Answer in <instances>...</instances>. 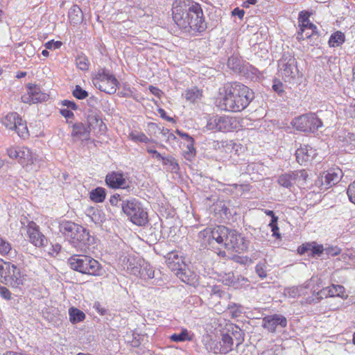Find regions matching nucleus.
Returning <instances> with one entry per match:
<instances>
[{
  "instance_id": "1",
  "label": "nucleus",
  "mask_w": 355,
  "mask_h": 355,
  "mask_svg": "<svg viewBox=\"0 0 355 355\" xmlns=\"http://www.w3.org/2000/svg\"><path fill=\"white\" fill-rule=\"evenodd\" d=\"M224 92V94L216 100V105L224 111L241 112L254 98L253 91L240 83L227 84Z\"/></svg>"
},
{
  "instance_id": "2",
  "label": "nucleus",
  "mask_w": 355,
  "mask_h": 355,
  "mask_svg": "<svg viewBox=\"0 0 355 355\" xmlns=\"http://www.w3.org/2000/svg\"><path fill=\"white\" fill-rule=\"evenodd\" d=\"M59 231L78 252H87L94 240L87 229L71 221L60 223Z\"/></svg>"
},
{
  "instance_id": "3",
  "label": "nucleus",
  "mask_w": 355,
  "mask_h": 355,
  "mask_svg": "<svg viewBox=\"0 0 355 355\" xmlns=\"http://www.w3.org/2000/svg\"><path fill=\"white\" fill-rule=\"evenodd\" d=\"M209 237V243L213 245L214 241L227 250L240 252L247 248L243 237L236 230L225 226H218L209 232H206Z\"/></svg>"
},
{
  "instance_id": "4",
  "label": "nucleus",
  "mask_w": 355,
  "mask_h": 355,
  "mask_svg": "<svg viewBox=\"0 0 355 355\" xmlns=\"http://www.w3.org/2000/svg\"><path fill=\"white\" fill-rule=\"evenodd\" d=\"M71 269L81 273L100 276L102 275V267L98 261L87 255H73L68 259Z\"/></svg>"
},
{
  "instance_id": "5",
  "label": "nucleus",
  "mask_w": 355,
  "mask_h": 355,
  "mask_svg": "<svg viewBox=\"0 0 355 355\" xmlns=\"http://www.w3.org/2000/svg\"><path fill=\"white\" fill-rule=\"evenodd\" d=\"M120 205L123 213L132 223L138 226H144L148 223V213L137 199L131 198L123 200V203Z\"/></svg>"
},
{
  "instance_id": "6",
  "label": "nucleus",
  "mask_w": 355,
  "mask_h": 355,
  "mask_svg": "<svg viewBox=\"0 0 355 355\" xmlns=\"http://www.w3.org/2000/svg\"><path fill=\"white\" fill-rule=\"evenodd\" d=\"M193 0H175L173 3L172 15L174 22L184 32H189L190 13Z\"/></svg>"
},
{
  "instance_id": "7",
  "label": "nucleus",
  "mask_w": 355,
  "mask_h": 355,
  "mask_svg": "<svg viewBox=\"0 0 355 355\" xmlns=\"http://www.w3.org/2000/svg\"><path fill=\"white\" fill-rule=\"evenodd\" d=\"M0 282L14 289H21L22 276L17 266L0 258Z\"/></svg>"
},
{
  "instance_id": "8",
  "label": "nucleus",
  "mask_w": 355,
  "mask_h": 355,
  "mask_svg": "<svg viewBox=\"0 0 355 355\" xmlns=\"http://www.w3.org/2000/svg\"><path fill=\"white\" fill-rule=\"evenodd\" d=\"M92 82L96 88L109 94H114L120 85L115 76L105 69H99Z\"/></svg>"
},
{
  "instance_id": "9",
  "label": "nucleus",
  "mask_w": 355,
  "mask_h": 355,
  "mask_svg": "<svg viewBox=\"0 0 355 355\" xmlns=\"http://www.w3.org/2000/svg\"><path fill=\"white\" fill-rule=\"evenodd\" d=\"M293 126L304 132H315L322 127V122L315 113H308L295 118Z\"/></svg>"
},
{
  "instance_id": "10",
  "label": "nucleus",
  "mask_w": 355,
  "mask_h": 355,
  "mask_svg": "<svg viewBox=\"0 0 355 355\" xmlns=\"http://www.w3.org/2000/svg\"><path fill=\"white\" fill-rule=\"evenodd\" d=\"M206 128L214 132H230L236 128V120L228 116H213L208 119Z\"/></svg>"
},
{
  "instance_id": "11",
  "label": "nucleus",
  "mask_w": 355,
  "mask_h": 355,
  "mask_svg": "<svg viewBox=\"0 0 355 355\" xmlns=\"http://www.w3.org/2000/svg\"><path fill=\"white\" fill-rule=\"evenodd\" d=\"M279 71L282 78L286 80L294 78L298 70L295 57L288 52L282 55L278 63Z\"/></svg>"
},
{
  "instance_id": "12",
  "label": "nucleus",
  "mask_w": 355,
  "mask_h": 355,
  "mask_svg": "<svg viewBox=\"0 0 355 355\" xmlns=\"http://www.w3.org/2000/svg\"><path fill=\"white\" fill-rule=\"evenodd\" d=\"M191 9L190 13L189 33H201L207 28V24L205 21V17L201 6L193 1L191 4Z\"/></svg>"
},
{
  "instance_id": "13",
  "label": "nucleus",
  "mask_w": 355,
  "mask_h": 355,
  "mask_svg": "<svg viewBox=\"0 0 355 355\" xmlns=\"http://www.w3.org/2000/svg\"><path fill=\"white\" fill-rule=\"evenodd\" d=\"M342 176V172L339 169H330L322 173L315 181V185L320 190H327L337 184Z\"/></svg>"
},
{
  "instance_id": "14",
  "label": "nucleus",
  "mask_w": 355,
  "mask_h": 355,
  "mask_svg": "<svg viewBox=\"0 0 355 355\" xmlns=\"http://www.w3.org/2000/svg\"><path fill=\"white\" fill-rule=\"evenodd\" d=\"M26 234L29 240L36 247H44L48 244L47 238L40 232L39 226L33 221H27Z\"/></svg>"
},
{
  "instance_id": "15",
  "label": "nucleus",
  "mask_w": 355,
  "mask_h": 355,
  "mask_svg": "<svg viewBox=\"0 0 355 355\" xmlns=\"http://www.w3.org/2000/svg\"><path fill=\"white\" fill-rule=\"evenodd\" d=\"M49 96L41 91L37 85L28 83L26 94L24 95V103L35 104L46 101Z\"/></svg>"
},
{
  "instance_id": "16",
  "label": "nucleus",
  "mask_w": 355,
  "mask_h": 355,
  "mask_svg": "<svg viewBox=\"0 0 355 355\" xmlns=\"http://www.w3.org/2000/svg\"><path fill=\"white\" fill-rule=\"evenodd\" d=\"M288 321L285 316L281 314H273L263 318L262 327L269 332L275 333L279 329H283L287 326Z\"/></svg>"
},
{
  "instance_id": "17",
  "label": "nucleus",
  "mask_w": 355,
  "mask_h": 355,
  "mask_svg": "<svg viewBox=\"0 0 355 355\" xmlns=\"http://www.w3.org/2000/svg\"><path fill=\"white\" fill-rule=\"evenodd\" d=\"M100 111L96 108H89L86 112L87 123L86 124L92 131L98 128L99 131L103 130L102 127L105 125L100 116Z\"/></svg>"
},
{
  "instance_id": "18",
  "label": "nucleus",
  "mask_w": 355,
  "mask_h": 355,
  "mask_svg": "<svg viewBox=\"0 0 355 355\" xmlns=\"http://www.w3.org/2000/svg\"><path fill=\"white\" fill-rule=\"evenodd\" d=\"M316 155L315 150L309 145L301 146L295 151L296 160L301 165L313 160Z\"/></svg>"
},
{
  "instance_id": "19",
  "label": "nucleus",
  "mask_w": 355,
  "mask_h": 355,
  "mask_svg": "<svg viewBox=\"0 0 355 355\" xmlns=\"http://www.w3.org/2000/svg\"><path fill=\"white\" fill-rule=\"evenodd\" d=\"M345 288L341 285L331 284L317 293L318 299L328 297H345Z\"/></svg>"
},
{
  "instance_id": "20",
  "label": "nucleus",
  "mask_w": 355,
  "mask_h": 355,
  "mask_svg": "<svg viewBox=\"0 0 355 355\" xmlns=\"http://www.w3.org/2000/svg\"><path fill=\"white\" fill-rule=\"evenodd\" d=\"M105 182L112 189L125 188L126 184L123 175L116 172L108 173L105 178Z\"/></svg>"
},
{
  "instance_id": "21",
  "label": "nucleus",
  "mask_w": 355,
  "mask_h": 355,
  "mask_svg": "<svg viewBox=\"0 0 355 355\" xmlns=\"http://www.w3.org/2000/svg\"><path fill=\"white\" fill-rule=\"evenodd\" d=\"M91 131L86 123H76L73 125L71 135L80 140H88Z\"/></svg>"
},
{
  "instance_id": "22",
  "label": "nucleus",
  "mask_w": 355,
  "mask_h": 355,
  "mask_svg": "<svg viewBox=\"0 0 355 355\" xmlns=\"http://www.w3.org/2000/svg\"><path fill=\"white\" fill-rule=\"evenodd\" d=\"M130 269L131 273L135 275H139L141 278L144 279H153L155 277V271L153 267L147 263L143 266L139 264V266H134Z\"/></svg>"
},
{
  "instance_id": "23",
  "label": "nucleus",
  "mask_w": 355,
  "mask_h": 355,
  "mask_svg": "<svg viewBox=\"0 0 355 355\" xmlns=\"http://www.w3.org/2000/svg\"><path fill=\"white\" fill-rule=\"evenodd\" d=\"M21 119L17 112H10L1 119L2 124L8 129L17 130V125H21Z\"/></svg>"
},
{
  "instance_id": "24",
  "label": "nucleus",
  "mask_w": 355,
  "mask_h": 355,
  "mask_svg": "<svg viewBox=\"0 0 355 355\" xmlns=\"http://www.w3.org/2000/svg\"><path fill=\"white\" fill-rule=\"evenodd\" d=\"M310 14L307 11H301L299 13L298 21L300 27V31L297 33V39L298 41L304 40V33L305 32V25L309 22Z\"/></svg>"
},
{
  "instance_id": "25",
  "label": "nucleus",
  "mask_w": 355,
  "mask_h": 355,
  "mask_svg": "<svg viewBox=\"0 0 355 355\" xmlns=\"http://www.w3.org/2000/svg\"><path fill=\"white\" fill-rule=\"evenodd\" d=\"M220 343V352L225 354L233 350L234 340L229 334H222Z\"/></svg>"
},
{
  "instance_id": "26",
  "label": "nucleus",
  "mask_w": 355,
  "mask_h": 355,
  "mask_svg": "<svg viewBox=\"0 0 355 355\" xmlns=\"http://www.w3.org/2000/svg\"><path fill=\"white\" fill-rule=\"evenodd\" d=\"M294 177L293 171H289L279 175L277 181L279 184L282 187L291 189L292 187L295 185Z\"/></svg>"
},
{
  "instance_id": "27",
  "label": "nucleus",
  "mask_w": 355,
  "mask_h": 355,
  "mask_svg": "<svg viewBox=\"0 0 355 355\" xmlns=\"http://www.w3.org/2000/svg\"><path fill=\"white\" fill-rule=\"evenodd\" d=\"M162 164L166 166V170L171 173H177L180 169L179 164L176 159L169 155L167 157H163L162 159Z\"/></svg>"
},
{
  "instance_id": "28",
  "label": "nucleus",
  "mask_w": 355,
  "mask_h": 355,
  "mask_svg": "<svg viewBox=\"0 0 355 355\" xmlns=\"http://www.w3.org/2000/svg\"><path fill=\"white\" fill-rule=\"evenodd\" d=\"M26 159V169L28 171H35L38 166L35 163L37 160V156L35 154L32 153L29 149H27L26 157H24V161Z\"/></svg>"
},
{
  "instance_id": "29",
  "label": "nucleus",
  "mask_w": 355,
  "mask_h": 355,
  "mask_svg": "<svg viewBox=\"0 0 355 355\" xmlns=\"http://www.w3.org/2000/svg\"><path fill=\"white\" fill-rule=\"evenodd\" d=\"M202 91L196 87H193L185 91L184 96L191 103H195L202 97Z\"/></svg>"
},
{
  "instance_id": "30",
  "label": "nucleus",
  "mask_w": 355,
  "mask_h": 355,
  "mask_svg": "<svg viewBox=\"0 0 355 355\" xmlns=\"http://www.w3.org/2000/svg\"><path fill=\"white\" fill-rule=\"evenodd\" d=\"M69 18L71 23L77 24L83 19L82 10L77 5H73L69 10Z\"/></svg>"
},
{
  "instance_id": "31",
  "label": "nucleus",
  "mask_w": 355,
  "mask_h": 355,
  "mask_svg": "<svg viewBox=\"0 0 355 355\" xmlns=\"http://www.w3.org/2000/svg\"><path fill=\"white\" fill-rule=\"evenodd\" d=\"M295 184L301 187L306 184L307 178L309 177L308 173L306 170H297L293 171Z\"/></svg>"
},
{
  "instance_id": "32",
  "label": "nucleus",
  "mask_w": 355,
  "mask_h": 355,
  "mask_svg": "<svg viewBox=\"0 0 355 355\" xmlns=\"http://www.w3.org/2000/svg\"><path fill=\"white\" fill-rule=\"evenodd\" d=\"M105 189L102 187H97L93 189L90 193V199L95 202H102L105 198Z\"/></svg>"
},
{
  "instance_id": "33",
  "label": "nucleus",
  "mask_w": 355,
  "mask_h": 355,
  "mask_svg": "<svg viewBox=\"0 0 355 355\" xmlns=\"http://www.w3.org/2000/svg\"><path fill=\"white\" fill-rule=\"evenodd\" d=\"M69 320L75 324L83 321L85 318V314L80 310L71 307L69 309Z\"/></svg>"
},
{
  "instance_id": "34",
  "label": "nucleus",
  "mask_w": 355,
  "mask_h": 355,
  "mask_svg": "<svg viewBox=\"0 0 355 355\" xmlns=\"http://www.w3.org/2000/svg\"><path fill=\"white\" fill-rule=\"evenodd\" d=\"M345 40V35L340 31H336L331 35L328 42L331 47H337L340 46Z\"/></svg>"
},
{
  "instance_id": "35",
  "label": "nucleus",
  "mask_w": 355,
  "mask_h": 355,
  "mask_svg": "<svg viewBox=\"0 0 355 355\" xmlns=\"http://www.w3.org/2000/svg\"><path fill=\"white\" fill-rule=\"evenodd\" d=\"M186 148L187 150L184 151V156L186 159L191 161L196 155L193 139L187 141Z\"/></svg>"
},
{
  "instance_id": "36",
  "label": "nucleus",
  "mask_w": 355,
  "mask_h": 355,
  "mask_svg": "<svg viewBox=\"0 0 355 355\" xmlns=\"http://www.w3.org/2000/svg\"><path fill=\"white\" fill-rule=\"evenodd\" d=\"M129 138L135 142L145 144L150 142V139L141 132L132 131L129 134Z\"/></svg>"
},
{
  "instance_id": "37",
  "label": "nucleus",
  "mask_w": 355,
  "mask_h": 355,
  "mask_svg": "<svg viewBox=\"0 0 355 355\" xmlns=\"http://www.w3.org/2000/svg\"><path fill=\"white\" fill-rule=\"evenodd\" d=\"M227 66L230 69L236 71H240L242 66V61L240 58L232 55L227 60Z\"/></svg>"
},
{
  "instance_id": "38",
  "label": "nucleus",
  "mask_w": 355,
  "mask_h": 355,
  "mask_svg": "<svg viewBox=\"0 0 355 355\" xmlns=\"http://www.w3.org/2000/svg\"><path fill=\"white\" fill-rule=\"evenodd\" d=\"M170 339L172 341L178 343L183 342L186 340H190L191 338L189 336V332L187 329H183L180 334H174L170 336Z\"/></svg>"
},
{
  "instance_id": "39",
  "label": "nucleus",
  "mask_w": 355,
  "mask_h": 355,
  "mask_svg": "<svg viewBox=\"0 0 355 355\" xmlns=\"http://www.w3.org/2000/svg\"><path fill=\"white\" fill-rule=\"evenodd\" d=\"M232 336L234 337L236 345V348L241 345L244 341V332L237 326L232 329Z\"/></svg>"
},
{
  "instance_id": "40",
  "label": "nucleus",
  "mask_w": 355,
  "mask_h": 355,
  "mask_svg": "<svg viewBox=\"0 0 355 355\" xmlns=\"http://www.w3.org/2000/svg\"><path fill=\"white\" fill-rule=\"evenodd\" d=\"M76 66L81 70L85 71L89 67L87 58L85 55H78L76 59Z\"/></svg>"
},
{
  "instance_id": "41",
  "label": "nucleus",
  "mask_w": 355,
  "mask_h": 355,
  "mask_svg": "<svg viewBox=\"0 0 355 355\" xmlns=\"http://www.w3.org/2000/svg\"><path fill=\"white\" fill-rule=\"evenodd\" d=\"M177 276L184 283L191 284L193 283V277L191 275H188L184 270L180 268L176 273Z\"/></svg>"
},
{
  "instance_id": "42",
  "label": "nucleus",
  "mask_w": 355,
  "mask_h": 355,
  "mask_svg": "<svg viewBox=\"0 0 355 355\" xmlns=\"http://www.w3.org/2000/svg\"><path fill=\"white\" fill-rule=\"evenodd\" d=\"M11 250V245L6 239L0 236V254L7 255Z\"/></svg>"
},
{
  "instance_id": "43",
  "label": "nucleus",
  "mask_w": 355,
  "mask_h": 355,
  "mask_svg": "<svg viewBox=\"0 0 355 355\" xmlns=\"http://www.w3.org/2000/svg\"><path fill=\"white\" fill-rule=\"evenodd\" d=\"M73 95L78 99L83 100L88 96V92L79 85H76L73 91Z\"/></svg>"
},
{
  "instance_id": "44",
  "label": "nucleus",
  "mask_w": 355,
  "mask_h": 355,
  "mask_svg": "<svg viewBox=\"0 0 355 355\" xmlns=\"http://www.w3.org/2000/svg\"><path fill=\"white\" fill-rule=\"evenodd\" d=\"M266 268L267 266L265 262H260L257 263L255 267L256 273L261 279H263L267 276Z\"/></svg>"
},
{
  "instance_id": "45",
  "label": "nucleus",
  "mask_w": 355,
  "mask_h": 355,
  "mask_svg": "<svg viewBox=\"0 0 355 355\" xmlns=\"http://www.w3.org/2000/svg\"><path fill=\"white\" fill-rule=\"evenodd\" d=\"M278 217H273V219H271L270 223H269V226L271 228V231L272 232V236L279 239L280 234L279 232V227L277 225Z\"/></svg>"
},
{
  "instance_id": "46",
  "label": "nucleus",
  "mask_w": 355,
  "mask_h": 355,
  "mask_svg": "<svg viewBox=\"0 0 355 355\" xmlns=\"http://www.w3.org/2000/svg\"><path fill=\"white\" fill-rule=\"evenodd\" d=\"M133 94V90L128 84H123L122 90L119 92L121 97H131Z\"/></svg>"
},
{
  "instance_id": "47",
  "label": "nucleus",
  "mask_w": 355,
  "mask_h": 355,
  "mask_svg": "<svg viewBox=\"0 0 355 355\" xmlns=\"http://www.w3.org/2000/svg\"><path fill=\"white\" fill-rule=\"evenodd\" d=\"M347 193L349 200L355 204V180L349 185Z\"/></svg>"
},
{
  "instance_id": "48",
  "label": "nucleus",
  "mask_w": 355,
  "mask_h": 355,
  "mask_svg": "<svg viewBox=\"0 0 355 355\" xmlns=\"http://www.w3.org/2000/svg\"><path fill=\"white\" fill-rule=\"evenodd\" d=\"M21 152L19 147H10L8 148L7 153L10 158L17 159L19 157V153Z\"/></svg>"
},
{
  "instance_id": "49",
  "label": "nucleus",
  "mask_w": 355,
  "mask_h": 355,
  "mask_svg": "<svg viewBox=\"0 0 355 355\" xmlns=\"http://www.w3.org/2000/svg\"><path fill=\"white\" fill-rule=\"evenodd\" d=\"M302 288L291 287L286 289V295L291 297H296L300 295Z\"/></svg>"
},
{
  "instance_id": "50",
  "label": "nucleus",
  "mask_w": 355,
  "mask_h": 355,
  "mask_svg": "<svg viewBox=\"0 0 355 355\" xmlns=\"http://www.w3.org/2000/svg\"><path fill=\"white\" fill-rule=\"evenodd\" d=\"M282 349L279 347L268 349L261 353V355H282Z\"/></svg>"
},
{
  "instance_id": "51",
  "label": "nucleus",
  "mask_w": 355,
  "mask_h": 355,
  "mask_svg": "<svg viewBox=\"0 0 355 355\" xmlns=\"http://www.w3.org/2000/svg\"><path fill=\"white\" fill-rule=\"evenodd\" d=\"M326 254L329 256L334 257L340 253V249L337 246H330L324 249Z\"/></svg>"
},
{
  "instance_id": "52",
  "label": "nucleus",
  "mask_w": 355,
  "mask_h": 355,
  "mask_svg": "<svg viewBox=\"0 0 355 355\" xmlns=\"http://www.w3.org/2000/svg\"><path fill=\"white\" fill-rule=\"evenodd\" d=\"M345 112L349 117L355 118V101L347 105Z\"/></svg>"
},
{
  "instance_id": "53",
  "label": "nucleus",
  "mask_w": 355,
  "mask_h": 355,
  "mask_svg": "<svg viewBox=\"0 0 355 355\" xmlns=\"http://www.w3.org/2000/svg\"><path fill=\"white\" fill-rule=\"evenodd\" d=\"M324 250V249L323 248L322 245L311 244V252L313 255L320 256Z\"/></svg>"
},
{
  "instance_id": "54",
  "label": "nucleus",
  "mask_w": 355,
  "mask_h": 355,
  "mask_svg": "<svg viewBox=\"0 0 355 355\" xmlns=\"http://www.w3.org/2000/svg\"><path fill=\"white\" fill-rule=\"evenodd\" d=\"M123 200H125V199L122 198L119 194L115 193L111 196V198L110 199V202L112 205L117 206L120 202H121V203H123Z\"/></svg>"
},
{
  "instance_id": "55",
  "label": "nucleus",
  "mask_w": 355,
  "mask_h": 355,
  "mask_svg": "<svg viewBox=\"0 0 355 355\" xmlns=\"http://www.w3.org/2000/svg\"><path fill=\"white\" fill-rule=\"evenodd\" d=\"M62 45V42L57 41L54 42L53 40L49 41L45 44V47L47 49H59Z\"/></svg>"
},
{
  "instance_id": "56",
  "label": "nucleus",
  "mask_w": 355,
  "mask_h": 355,
  "mask_svg": "<svg viewBox=\"0 0 355 355\" xmlns=\"http://www.w3.org/2000/svg\"><path fill=\"white\" fill-rule=\"evenodd\" d=\"M0 295L5 300H10L11 297L10 291L5 286H0Z\"/></svg>"
},
{
  "instance_id": "57",
  "label": "nucleus",
  "mask_w": 355,
  "mask_h": 355,
  "mask_svg": "<svg viewBox=\"0 0 355 355\" xmlns=\"http://www.w3.org/2000/svg\"><path fill=\"white\" fill-rule=\"evenodd\" d=\"M283 87H284V86H283V84L282 82H280L279 80H275L274 81V83L272 85V89H274V91L275 92H277L278 94H281L284 91Z\"/></svg>"
},
{
  "instance_id": "58",
  "label": "nucleus",
  "mask_w": 355,
  "mask_h": 355,
  "mask_svg": "<svg viewBox=\"0 0 355 355\" xmlns=\"http://www.w3.org/2000/svg\"><path fill=\"white\" fill-rule=\"evenodd\" d=\"M89 212H92V216L91 218L92 221H94L95 223H99L102 221V220L100 219V211L98 209L94 210V209H92Z\"/></svg>"
},
{
  "instance_id": "59",
  "label": "nucleus",
  "mask_w": 355,
  "mask_h": 355,
  "mask_svg": "<svg viewBox=\"0 0 355 355\" xmlns=\"http://www.w3.org/2000/svg\"><path fill=\"white\" fill-rule=\"evenodd\" d=\"M62 104L64 106H66L67 109H71L73 110H76L78 109L77 105L73 101L64 100L62 102Z\"/></svg>"
},
{
  "instance_id": "60",
  "label": "nucleus",
  "mask_w": 355,
  "mask_h": 355,
  "mask_svg": "<svg viewBox=\"0 0 355 355\" xmlns=\"http://www.w3.org/2000/svg\"><path fill=\"white\" fill-rule=\"evenodd\" d=\"M147 152L152 155V157L153 158L157 159L159 160H162L164 156H162L159 152H157L156 150H154L151 148H147L146 149Z\"/></svg>"
},
{
  "instance_id": "61",
  "label": "nucleus",
  "mask_w": 355,
  "mask_h": 355,
  "mask_svg": "<svg viewBox=\"0 0 355 355\" xmlns=\"http://www.w3.org/2000/svg\"><path fill=\"white\" fill-rule=\"evenodd\" d=\"M311 244L306 243L299 247L297 251L300 254H303L307 252L308 251H311Z\"/></svg>"
},
{
  "instance_id": "62",
  "label": "nucleus",
  "mask_w": 355,
  "mask_h": 355,
  "mask_svg": "<svg viewBox=\"0 0 355 355\" xmlns=\"http://www.w3.org/2000/svg\"><path fill=\"white\" fill-rule=\"evenodd\" d=\"M207 146L214 150H218L220 148V144L218 141L209 140L207 141Z\"/></svg>"
},
{
  "instance_id": "63",
  "label": "nucleus",
  "mask_w": 355,
  "mask_h": 355,
  "mask_svg": "<svg viewBox=\"0 0 355 355\" xmlns=\"http://www.w3.org/2000/svg\"><path fill=\"white\" fill-rule=\"evenodd\" d=\"M232 15L238 16L239 19H242L243 17L245 12L243 10H241L239 8H236L232 10Z\"/></svg>"
},
{
  "instance_id": "64",
  "label": "nucleus",
  "mask_w": 355,
  "mask_h": 355,
  "mask_svg": "<svg viewBox=\"0 0 355 355\" xmlns=\"http://www.w3.org/2000/svg\"><path fill=\"white\" fill-rule=\"evenodd\" d=\"M61 114L65 118L71 119L73 116V112L68 109H62L60 110Z\"/></svg>"
}]
</instances>
